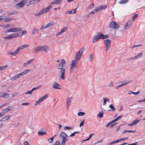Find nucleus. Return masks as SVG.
Listing matches in <instances>:
<instances>
[{
    "label": "nucleus",
    "mask_w": 145,
    "mask_h": 145,
    "mask_svg": "<svg viewBox=\"0 0 145 145\" xmlns=\"http://www.w3.org/2000/svg\"><path fill=\"white\" fill-rule=\"evenodd\" d=\"M54 24V22H50L48 23L47 24L41 27V29H43L44 28H47L48 27H51L52 26V25Z\"/></svg>",
    "instance_id": "nucleus-17"
},
{
    "label": "nucleus",
    "mask_w": 145,
    "mask_h": 145,
    "mask_svg": "<svg viewBox=\"0 0 145 145\" xmlns=\"http://www.w3.org/2000/svg\"><path fill=\"white\" fill-rule=\"evenodd\" d=\"M138 142H136L135 143H134L133 144H128V145H137L138 144Z\"/></svg>",
    "instance_id": "nucleus-64"
},
{
    "label": "nucleus",
    "mask_w": 145,
    "mask_h": 145,
    "mask_svg": "<svg viewBox=\"0 0 145 145\" xmlns=\"http://www.w3.org/2000/svg\"><path fill=\"white\" fill-rule=\"evenodd\" d=\"M94 57V56L93 54H91L89 55V59L90 62H92Z\"/></svg>",
    "instance_id": "nucleus-32"
},
{
    "label": "nucleus",
    "mask_w": 145,
    "mask_h": 145,
    "mask_svg": "<svg viewBox=\"0 0 145 145\" xmlns=\"http://www.w3.org/2000/svg\"><path fill=\"white\" fill-rule=\"evenodd\" d=\"M143 53H140L138 54L137 55V58H140L142 56Z\"/></svg>",
    "instance_id": "nucleus-50"
},
{
    "label": "nucleus",
    "mask_w": 145,
    "mask_h": 145,
    "mask_svg": "<svg viewBox=\"0 0 145 145\" xmlns=\"http://www.w3.org/2000/svg\"><path fill=\"white\" fill-rule=\"evenodd\" d=\"M36 3V0H31L29 1L27 5L29 6L30 5H34Z\"/></svg>",
    "instance_id": "nucleus-28"
},
{
    "label": "nucleus",
    "mask_w": 145,
    "mask_h": 145,
    "mask_svg": "<svg viewBox=\"0 0 145 145\" xmlns=\"http://www.w3.org/2000/svg\"><path fill=\"white\" fill-rule=\"evenodd\" d=\"M12 106H10L8 107L5 109L3 110L4 114L5 113L7 112H8V111L12 109Z\"/></svg>",
    "instance_id": "nucleus-27"
},
{
    "label": "nucleus",
    "mask_w": 145,
    "mask_h": 145,
    "mask_svg": "<svg viewBox=\"0 0 145 145\" xmlns=\"http://www.w3.org/2000/svg\"><path fill=\"white\" fill-rule=\"evenodd\" d=\"M66 64L65 61L64 59H61V62L59 64L56 65V68L58 70H60L59 71V74L60 77L63 80L65 79V74L66 69L64 68V67Z\"/></svg>",
    "instance_id": "nucleus-1"
},
{
    "label": "nucleus",
    "mask_w": 145,
    "mask_h": 145,
    "mask_svg": "<svg viewBox=\"0 0 145 145\" xmlns=\"http://www.w3.org/2000/svg\"><path fill=\"white\" fill-rule=\"evenodd\" d=\"M44 9H42L40 11H39V12L38 14H37V16H39L40 15L43 14L45 13V12L44 11Z\"/></svg>",
    "instance_id": "nucleus-34"
},
{
    "label": "nucleus",
    "mask_w": 145,
    "mask_h": 145,
    "mask_svg": "<svg viewBox=\"0 0 145 145\" xmlns=\"http://www.w3.org/2000/svg\"><path fill=\"white\" fill-rule=\"evenodd\" d=\"M103 100H104V101H103V105H105L106 104V101H109V99L107 98H104Z\"/></svg>",
    "instance_id": "nucleus-35"
},
{
    "label": "nucleus",
    "mask_w": 145,
    "mask_h": 145,
    "mask_svg": "<svg viewBox=\"0 0 145 145\" xmlns=\"http://www.w3.org/2000/svg\"><path fill=\"white\" fill-rule=\"evenodd\" d=\"M7 67L8 65H6L2 67H0V71L4 70Z\"/></svg>",
    "instance_id": "nucleus-38"
},
{
    "label": "nucleus",
    "mask_w": 145,
    "mask_h": 145,
    "mask_svg": "<svg viewBox=\"0 0 145 145\" xmlns=\"http://www.w3.org/2000/svg\"><path fill=\"white\" fill-rule=\"evenodd\" d=\"M113 120H112L111 121L108 123H107L106 125V127L107 128H108L109 126L111 125L112 123H114V122H113Z\"/></svg>",
    "instance_id": "nucleus-43"
},
{
    "label": "nucleus",
    "mask_w": 145,
    "mask_h": 145,
    "mask_svg": "<svg viewBox=\"0 0 145 145\" xmlns=\"http://www.w3.org/2000/svg\"><path fill=\"white\" fill-rule=\"evenodd\" d=\"M77 62L75 60H72V63L70 65V72L71 73L74 70L75 68L78 67V65L76 64Z\"/></svg>",
    "instance_id": "nucleus-5"
},
{
    "label": "nucleus",
    "mask_w": 145,
    "mask_h": 145,
    "mask_svg": "<svg viewBox=\"0 0 145 145\" xmlns=\"http://www.w3.org/2000/svg\"><path fill=\"white\" fill-rule=\"evenodd\" d=\"M12 19V18H4V21L5 22L10 21Z\"/></svg>",
    "instance_id": "nucleus-48"
},
{
    "label": "nucleus",
    "mask_w": 145,
    "mask_h": 145,
    "mask_svg": "<svg viewBox=\"0 0 145 145\" xmlns=\"http://www.w3.org/2000/svg\"><path fill=\"white\" fill-rule=\"evenodd\" d=\"M72 100V98L71 97L67 99L66 102V104L67 106V108H69L70 104L71 103Z\"/></svg>",
    "instance_id": "nucleus-20"
},
{
    "label": "nucleus",
    "mask_w": 145,
    "mask_h": 145,
    "mask_svg": "<svg viewBox=\"0 0 145 145\" xmlns=\"http://www.w3.org/2000/svg\"><path fill=\"white\" fill-rule=\"evenodd\" d=\"M29 47V46L28 44H24L22 46H19L18 48V49L19 50V51H20L22 49L25 48H28Z\"/></svg>",
    "instance_id": "nucleus-21"
},
{
    "label": "nucleus",
    "mask_w": 145,
    "mask_h": 145,
    "mask_svg": "<svg viewBox=\"0 0 145 145\" xmlns=\"http://www.w3.org/2000/svg\"><path fill=\"white\" fill-rule=\"evenodd\" d=\"M93 134H91L90 135V136L87 139H86L82 140L81 141V142H83L84 141H87L89 140L91 138V137L92 136Z\"/></svg>",
    "instance_id": "nucleus-41"
},
{
    "label": "nucleus",
    "mask_w": 145,
    "mask_h": 145,
    "mask_svg": "<svg viewBox=\"0 0 145 145\" xmlns=\"http://www.w3.org/2000/svg\"><path fill=\"white\" fill-rule=\"evenodd\" d=\"M132 22L131 21H128L125 24L124 27L125 29H128L131 27L132 25Z\"/></svg>",
    "instance_id": "nucleus-13"
},
{
    "label": "nucleus",
    "mask_w": 145,
    "mask_h": 145,
    "mask_svg": "<svg viewBox=\"0 0 145 145\" xmlns=\"http://www.w3.org/2000/svg\"><path fill=\"white\" fill-rule=\"evenodd\" d=\"M71 12L72 14L73 13H76V8H75L74 9H72L71 10Z\"/></svg>",
    "instance_id": "nucleus-52"
},
{
    "label": "nucleus",
    "mask_w": 145,
    "mask_h": 145,
    "mask_svg": "<svg viewBox=\"0 0 145 145\" xmlns=\"http://www.w3.org/2000/svg\"><path fill=\"white\" fill-rule=\"evenodd\" d=\"M53 88L55 89H61V86L57 82H54L53 84Z\"/></svg>",
    "instance_id": "nucleus-18"
},
{
    "label": "nucleus",
    "mask_w": 145,
    "mask_h": 145,
    "mask_svg": "<svg viewBox=\"0 0 145 145\" xmlns=\"http://www.w3.org/2000/svg\"><path fill=\"white\" fill-rule=\"evenodd\" d=\"M102 9H105L107 7V6L106 5H103L101 6Z\"/></svg>",
    "instance_id": "nucleus-55"
},
{
    "label": "nucleus",
    "mask_w": 145,
    "mask_h": 145,
    "mask_svg": "<svg viewBox=\"0 0 145 145\" xmlns=\"http://www.w3.org/2000/svg\"><path fill=\"white\" fill-rule=\"evenodd\" d=\"M31 71V70H26L24 71H23V72L16 74V75L17 76L18 78L22 76L24 74L27 73L29 71Z\"/></svg>",
    "instance_id": "nucleus-14"
},
{
    "label": "nucleus",
    "mask_w": 145,
    "mask_h": 145,
    "mask_svg": "<svg viewBox=\"0 0 145 145\" xmlns=\"http://www.w3.org/2000/svg\"><path fill=\"white\" fill-rule=\"evenodd\" d=\"M99 39H104L108 37V35H104L101 32H99L97 33Z\"/></svg>",
    "instance_id": "nucleus-11"
},
{
    "label": "nucleus",
    "mask_w": 145,
    "mask_h": 145,
    "mask_svg": "<svg viewBox=\"0 0 145 145\" xmlns=\"http://www.w3.org/2000/svg\"><path fill=\"white\" fill-rule=\"evenodd\" d=\"M128 1L127 0H121L119 1V3L120 4H124L127 3Z\"/></svg>",
    "instance_id": "nucleus-29"
},
{
    "label": "nucleus",
    "mask_w": 145,
    "mask_h": 145,
    "mask_svg": "<svg viewBox=\"0 0 145 145\" xmlns=\"http://www.w3.org/2000/svg\"><path fill=\"white\" fill-rule=\"evenodd\" d=\"M53 145H60V142L58 140L56 141L55 144Z\"/></svg>",
    "instance_id": "nucleus-58"
},
{
    "label": "nucleus",
    "mask_w": 145,
    "mask_h": 145,
    "mask_svg": "<svg viewBox=\"0 0 145 145\" xmlns=\"http://www.w3.org/2000/svg\"><path fill=\"white\" fill-rule=\"evenodd\" d=\"M67 29V27H64L61 30L62 33L65 32V31Z\"/></svg>",
    "instance_id": "nucleus-45"
},
{
    "label": "nucleus",
    "mask_w": 145,
    "mask_h": 145,
    "mask_svg": "<svg viewBox=\"0 0 145 145\" xmlns=\"http://www.w3.org/2000/svg\"><path fill=\"white\" fill-rule=\"evenodd\" d=\"M97 12L96 8L92 11L91 12H90L88 14V16H90L92 14H94L96 13Z\"/></svg>",
    "instance_id": "nucleus-31"
},
{
    "label": "nucleus",
    "mask_w": 145,
    "mask_h": 145,
    "mask_svg": "<svg viewBox=\"0 0 145 145\" xmlns=\"http://www.w3.org/2000/svg\"><path fill=\"white\" fill-rule=\"evenodd\" d=\"M103 112L101 111L99 112V114H98V116L100 118H102L103 117Z\"/></svg>",
    "instance_id": "nucleus-36"
},
{
    "label": "nucleus",
    "mask_w": 145,
    "mask_h": 145,
    "mask_svg": "<svg viewBox=\"0 0 145 145\" xmlns=\"http://www.w3.org/2000/svg\"><path fill=\"white\" fill-rule=\"evenodd\" d=\"M48 94H47L41 98H40L37 101V104H39L41 102L46 99L48 97Z\"/></svg>",
    "instance_id": "nucleus-12"
},
{
    "label": "nucleus",
    "mask_w": 145,
    "mask_h": 145,
    "mask_svg": "<svg viewBox=\"0 0 145 145\" xmlns=\"http://www.w3.org/2000/svg\"><path fill=\"white\" fill-rule=\"evenodd\" d=\"M19 50L17 49L16 51L15 52H12L8 53V54H10L12 56H15L19 52Z\"/></svg>",
    "instance_id": "nucleus-26"
},
{
    "label": "nucleus",
    "mask_w": 145,
    "mask_h": 145,
    "mask_svg": "<svg viewBox=\"0 0 145 145\" xmlns=\"http://www.w3.org/2000/svg\"><path fill=\"white\" fill-rule=\"evenodd\" d=\"M31 71V70H26L24 71H23V72L16 74V75L17 76L18 78L22 76L24 74L27 73L29 71Z\"/></svg>",
    "instance_id": "nucleus-15"
},
{
    "label": "nucleus",
    "mask_w": 145,
    "mask_h": 145,
    "mask_svg": "<svg viewBox=\"0 0 145 145\" xmlns=\"http://www.w3.org/2000/svg\"><path fill=\"white\" fill-rule=\"evenodd\" d=\"M134 125H135L133 123V122H132L131 123H129L128 124V126H131V127H132L133 126H134Z\"/></svg>",
    "instance_id": "nucleus-63"
},
{
    "label": "nucleus",
    "mask_w": 145,
    "mask_h": 145,
    "mask_svg": "<svg viewBox=\"0 0 145 145\" xmlns=\"http://www.w3.org/2000/svg\"><path fill=\"white\" fill-rule=\"evenodd\" d=\"M19 35L18 33H13L9 36L5 37H4L5 39H8L17 37Z\"/></svg>",
    "instance_id": "nucleus-10"
},
{
    "label": "nucleus",
    "mask_w": 145,
    "mask_h": 145,
    "mask_svg": "<svg viewBox=\"0 0 145 145\" xmlns=\"http://www.w3.org/2000/svg\"><path fill=\"white\" fill-rule=\"evenodd\" d=\"M84 50V48L82 47L80 49L78 52L76 53L75 60L78 61L80 59L82 55V53Z\"/></svg>",
    "instance_id": "nucleus-2"
},
{
    "label": "nucleus",
    "mask_w": 145,
    "mask_h": 145,
    "mask_svg": "<svg viewBox=\"0 0 145 145\" xmlns=\"http://www.w3.org/2000/svg\"><path fill=\"white\" fill-rule=\"evenodd\" d=\"M62 33H63L61 31H60L58 32L56 35V36H58V35H61Z\"/></svg>",
    "instance_id": "nucleus-62"
},
{
    "label": "nucleus",
    "mask_w": 145,
    "mask_h": 145,
    "mask_svg": "<svg viewBox=\"0 0 145 145\" xmlns=\"http://www.w3.org/2000/svg\"><path fill=\"white\" fill-rule=\"evenodd\" d=\"M104 42H105L104 44L106 47L105 50L107 51L110 48L111 46V41L109 39H106L104 40Z\"/></svg>",
    "instance_id": "nucleus-8"
},
{
    "label": "nucleus",
    "mask_w": 145,
    "mask_h": 145,
    "mask_svg": "<svg viewBox=\"0 0 145 145\" xmlns=\"http://www.w3.org/2000/svg\"><path fill=\"white\" fill-rule=\"evenodd\" d=\"M27 2V0H22L21 2L16 4L15 7L16 8L22 7L25 5Z\"/></svg>",
    "instance_id": "nucleus-6"
},
{
    "label": "nucleus",
    "mask_w": 145,
    "mask_h": 145,
    "mask_svg": "<svg viewBox=\"0 0 145 145\" xmlns=\"http://www.w3.org/2000/svg\"><path fill=\"white\" fill-rule=\"evenodd\" d=\"M37 133L39 136H41L45 135L46 132L45 130L41 129L37 132Z\"/></svg>",
    "instance_id": "nucleus-16"
},
{
    "label": "nucleus",
    "mask_w": 145,
    "mask_h": 145,
    "mask_svg": "<svg viewBox=\"0 0 145 145\" xmlns=\"http://www.w3.org/2000/svg\"><path fill=\"white\" fill-rule=\"evenodd\" d=\"M85 121V120H83V121L80 123L79 125L80 127H81L84 125V123Z\"/></svg>",
    "instance_id": "nucleus-51"
},
{
    "label": "nucleus",
    "mask_w": 145,
    "mask_h": 145,
    "mask_svg": "<svg viewBox=\"0 0 145 145\" xmlns=\"http://www.w3.org/2000/svg\"><path fill=\"white\" fill-rule=\"evenodd\" d=\"M50 51V48L46 46H39L37 47V52L44 51L46 52Z\"/></svg>",
    "instance_id": "nucleus-4"
},
{
    "label": "nucleus",
    "mask_w": 145,
    "mask_h": 145,
    "mask_svg": "<svg viewBox=\"0 0 145 145\" xmlns=\"http://www.w3.org/2000/svg\"><path fill=\"white\" fill-rule=\"evenodd\" d=\"M97 11L101 10H102L101 6L98 7L97 8H96Z\"/></svg>",
    "instance_id": "nucleus-53"
},
{
    "label": "nucleus",
    "mask_w": 145,
    "mask_h": 145,
    "mask_svg": "<svg viewBox=\"0 0 145 145\" xmlns=\"http://www.w3.org/2000/svg\"><path fill=\"white\" fill-rule=\"evenodd\" d=\"M109 86L111 87H112L114 86V83L112 81H111L110 82V83L109 84Z\"/></svg>",
    "instance_id": "nucleus-60"
},
{
    "label": "nucleus",
    "mask_w": 145,
    "mask_h": 145,
    "mask_svg": "<svg viewBox=\"0 0 145 145\" xmlns=\"http://www.w3.org/2000/svg\"><path fill=\"white\" fill-rule=\"evenodd\" d=\"M124 83L121 84H120V85H119L117 86L116 87V88H118L121 86H124L125 85H126V84L129 83L130 82V81H127L125 80L124 81Z\"/></svg>",
    "instance_id": "nucleus-22"
},
{
    "label": "nucleus",
    "mask_w": 145,
    "mask_h": 145,
    "mask_svg": "<svg viewBox=\"0 0 145 145\" xmlns=\"http://www.w3.org/2000/svg\"><path fill=\"white\" fill-rule=\"evenodd\" d=\"M99 36L97 34V35L93 37L92 40V42L94 43L95 41H96L99 40Z\"/></svg>",
    "instance_id": "nucleus-25"
},
{
    "label": "nucleus",
    "mask_w": 145,
    "mask_h": 145,
    "mask_svg": "<svg viewBox=\"0 0 145 145\" xmlns=\"http://www.w3.org/2000/svg\"><path fill=\"white\" fill-rule=\"evenodd\" d=\"M36 90V87H35L33 88L31 91H28L27 92H25V94L26 95H31L33 91Z\"/></svg>",
    "instance_id": "nucleus-24"
},
{
    "label": "nucleus",
    "mask_w": 145,
    "mask_h": 145,
    "mask_svg": "<svg viewBox=\"0 0 145 145\" xmlns=\"http://www.w3.org/2000/svg\"><path fill=\"white\" fill-rule=\"evenodd\" d=\"M22 30L19 27H14L11 28L9 29H8L5 32V33H8L9 32H19Z\"/></svg>",
    "instance_id": "nucleus-9"
},
{
    "label": "nucleus",
    "mask_w": 145,
    "mask_h": 145,
    "mask_svg": "<svg viewBox=\"0 0 145 145\" xmlns=\"http://www.w3.org/2000/svg\"><path fill=\"white\" fill-rule=\"evenodd\" d=\"M122 115H121L120 116H118L116 119L113 120L114 121L113 122H115L117 121L119 119H120L122 117Z\"/></svg>",
    "instance_id": "nucleus-33"
},
{
    "label": "nucleus",
    "mask_w": 145,
    "mask_h": 145,
    "mask_svg": "<svg viewBox=\"0 0 145 145\" xmlns=\"http://www.w3.org/2000/svg\"><path fill=\"white\" fill-rule=\"evenodd\" d=\"M34 60L33 59H31L30 60H29L27 62H26V63H25L26 65H28L29 64H30L31 62L33 61Z\"/></svg>",
    "instance_id": "nucleus-49"
},
{
    "label": "nucleus",
    "mask_w": 145,
    "mask_h": 145,
    "mask_svg": "<svg viewBox=\"0 0 145 145\" xmlns=\"http://www.w3.org/2000/svg\"><path fill=\"white\" fill-rule=\"evenodd\" d=\"M140 120L137 119L133 121V122L135 125L137 123L140 121Z\"/></svg>",
    "instance_id": "nucleus-46"
},
{
    "label": "nucleus",
    "mask_w": 145,
    "mask_h": 145,
    "mask_svg": "<svg viewBox=\"0 0 145 145\" xmlns=\"http://www.w3.org/2000/svg\"><path fill=\"white\" fill-rule=\"evenodd\" d=\"M85 114V113L82 112H78L77 114L79 116H83Z\"/></svg>",
    "instance_id": "nucleus-42"
},
{
    "label": "nucleus",
    "mask_w": 145,
    "mask_h": 145,
    "mask_svg": "<svg viewBox=\"0 0 145 145\" xmlns=\"http://www.w3.org/2000/svg\"><path fill=\"white\" fill-rule=\"evenodd\" d=\"M71 129L70 127L69 126H66L64 128V129L65 130H69Z\"/></svg>",
    "instance_id": "nucleus-61"
},
{
    "label": "nucleus",
    "mask_w": 145,
    "mask_h": 145,
    "mask_svg": "<svg viewBox=\"0 0 145 145\" xmlns=\"http://www.w3.org/2000/svg\"><path fill=\"white\" fill-rule=\"evenodd\" d=\"M62 0H57L54 1L51 3V5L53 4H57L61 3Z\"/></svg>",
    "instance_id": "nucleus-23"
},
{
    "label": "nucleus",
    "mask_w": 145,
    "mask_h": 145,
    "mask_svg": "<svg viewBox=\"0 0 145 145\" xmlns=\"http://www.w3.org/2000/svg\"><path fill=\"white\" fill-rule=\"evenodd\" d=\"M17 78H18V77L16 75V74L14 76L11 77L10 78V80L12 81H13L14 80H16Z\"/></svg>",
    "instance_id": "nucleus-39"
},
{
    "label": "nucleus",
    "mask_w": 145,
    "mask_h": 145,
    "mask_svg": "<svg viewBox=\"0 0 145 145\" xmlns=\"http://www.w3.org/2000/svg\"><path fill=\"white\" fill-rule=\"evenodd\" d=\"M52 5H50V6H49L45 8H44V11L45 12V13L49 11L50 10V7H52Z\"/></svg>",
    "instance_id": "nucleus-30"
},
{
    "label": "nucleus",
    "mask_w": 145,
    "mask_h": 145,
    "mask_svg": "<svg viewBox=\"0 0 145 145\" xmlns=\"http://www.w3.org/2000/svg\"><path fill=\"white\" fill-rule=\"evenodd\" d=\"M109 27L112 29H118L120 28V26L114 21H112L109 25Z\"/></svg>",
    "instance_id": "nucleus-7"
},
{
    "label": "nucleus",
    "mask_w": 145,
    "mask_h": 145,
    "mask_svg": "<svg viewBox=\"0 0 145 145\" xmlns=\"http://www.w3.org/2000/svg\"><path fill=\"white\" fill-rule=\"evenodd\" d=\"M140 92V90H139L138 91H137V92H133L132 94H134L135 95H138L139 93Z\"/></svg>",
    "instance_id": "nucleus-57"
},
{
    "label": "nucleus",
    "mask_w": 145,
    "mask_h": 145,
    "mask_svg": "<svg viewBox=\"0 0 145 145\" xmlns=\"http://www.w3.org/2000/svg\"><path fill=\"white\" fill-rule=\"evenodd\" d=\"M67 134L63 132H62L61 133L59 137L62 139L61 144L63 145H65L66 142L67 140Z\"/></svg>",
    "instance_id": "nucleus-3"
},
{
    "label": "nucleus",
    "mask_w": 145,
    "mask_h": 145,
    "mask_svg": "<svg viewBox=\"0 0 145 145\" xmlns=\"http://www.w3.org/2000/svg\"><path fill=\"white\" fill-rule=\"evenodd\" d=\"M10 116H7L3 118V120H4V121H5L8 120Z\"/></svg>",
    "instance_id": "nucleus-37"
},
{
    "label": "nucleus",
    "mask_w": 145,
    "mask_h": 145,
    "mask_svg": "<svg viewBox=\"0 0 145 145\" xmlns=\"http://www.w3.org/2000/svg\"><path fill=\"white\" fill-rule=\"evenodd\" d=\"M53 137H51L50 138H48V141H49V143H52L53 142Z\"/></svg>",
    "instance_id": "nucleus-47"
},
{
    "label": "nucleus",
    "mask_w": 145,
    "mask_h": 145,
    "mask_svg": "<svg viewBox=\"0 0 145 145\" xmlns=\"http://www.w3.org/2000/svg\"><path fill=\"white\" fill-rule=\"evenodd\" d=\"M22 35H25L27 33L26 31H22Z\"/></svg>",
    "instance_id": "nucleus-59"
},
{
    "label": "nucleus",
    "mask_w": 145,
    "mask_h": 145,
    "mask_svg": "<svg viewBox=\"0 0 145 145\" xmlns=\"http://www.w3.org/2000/svg\"><path fill=\"white\" fill-rule=\"evenodd\" d=\"M9 96V94L7 93H0V97H1L7 98Z\"/></svg>",
    "instance_id": "nucleus-19"
},
{
    "label": "nucleus",
    "mask_w": 145,
    "mask_h": 145,
    "mask_svg": "<svg viewBox=\"0 0 145 145\" xmlns=\"http://www.w3.org/2000/svg\"><path fill=\"white\" fill-rule=\"evenodd\" d=\"M138 14H135L132 17V20L133 21H134L136 18L137 17Z\"/></svg>",
    "instance_id": "nucleus-40"
},
{
    "label": "nucleus",
    "mask_w": 145,
    "mask_h": 145,
    "mask_svg": "<svg viewBox=\"0 0 145 145\" xmlns=\"http://www.w3.org/2000/svg\"><path fill=\"white\" fill-rule=\"evenodd\" d=\"M109 107L112 109L114 111L115 110V108L114 107V105L112 104H110L109 106Z\"/></svg>",
    "instance_id": "nucleus-44"
},
{
    "label": "nucleus",
    "mask_w": 145,
    "mask_h": 145,
    "mask_svg": "<svg viewBox=\"0 0 145 145\" xmlns=\"http://www.w3.org/2000/svg\"><path fill=\"white\" fill-rule=\"evenodd\" d=\"M142 46V45L141 44L133 45L132 46V48H134L135 47H138V46Z\"/></svg>",
    "instance_id": "nucleus-56"
},
{
    "label": "nucleus",
    "mask_w": 145,
    "mask_h": 145,
    "mask_svg": "<svg viewBox=\"0 0 145 145\" xmlns=\"http://www.w3.org/2000/svg\"><path fill=\"white\" fill-rule=\"evenodd\" d=\"M128 139V138L127 137H125L124 138H121V139H120V141H123V140H127Z\"/></svg>",
    "instance_id": "nucleus-54"
}]
</instances>
